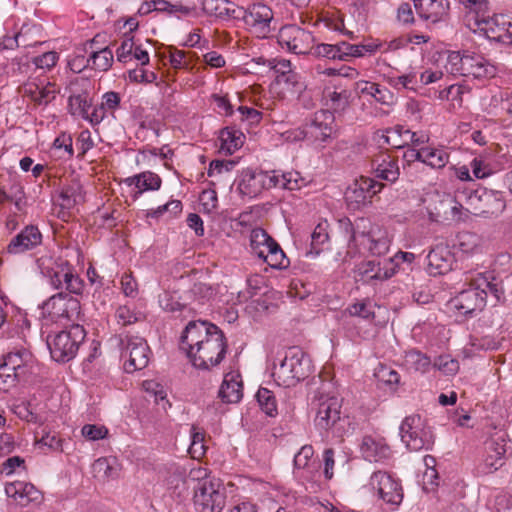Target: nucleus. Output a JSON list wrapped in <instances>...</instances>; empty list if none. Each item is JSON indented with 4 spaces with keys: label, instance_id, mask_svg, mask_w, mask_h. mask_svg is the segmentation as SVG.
<instances>
[{
    "label": "nucleus",
    "instance_id": "nucleus-46",
    "mask_svg": "<svg viewBox=\"0 0 512 512\" xmlns=\"http://www.w3.org/2000/svg\"><path fill=\"white\" fill-rule=\"evenodd\" d=\"M375 307L369 300H363L349 305L346 312L353 317H360L365 320H373L375 317Z\"/></svg>",
    "mask_w": 512,
    "mask_h": 512
},
{
    "label": "nucleus",
    "instance_id": "nucleus-20",
    "mask_svg": "<svg viewBox=\"0 0 512 512\" xmlns=\"http://www.w3.org/2000/svg\"><path fill=\"white\" fill-rule=\"evenodd\" d=\"M262 189L281 187L288 190H298L302 187L304 179L298 172L278 173L277 171H258Z\"/></svg>",
    "mask_w": 512,
    "mask_h": 512
},
{
    "label": "nucleus",
    "instance_id": "nucleus-54",
    "mask_svg": "<svg viewBox=\"0 0 512 512\" xmlns=\"http://www.w3.org/2000/svg\"><path fill=\"white\" fill-rule=\"evenodd\" d=\"M433 365L446 375H454L459 370L458 361L449 355L438 356Z\"/></svg>",
    "mask_w": 512,
    "mask_h": 512
},
{
    "label": "nucleus",
    "instance_id": "nucleus-40",
    "mask_svg": "<svg viewBox=\"0 0 512 512\" xmlns=\"http://www.w3.org/2000/svg\"><path fill=\"white\" fill-rule=\"evenodd\" d=\"M89 59L91 68L104 72L112 66L114 55L109 47H105L98 51H92Z\"/></svg>",
    "mask_w": 512,
    "mask_h": 512
},
{
    "label": "nucleus",
    "instance_id": "nucleus-2",
    "mask_svg": "<svg viewBox=\"0 0 512 512\" xmlns=\"http://www.w3.org/2000/svg\"><path fill=\"white\" fill-rule=\"evenodd\" d=\"M312 370L309 356L299 347H290L278 365H274L272 376L279 386L292 387L307 378Z\"/></svg>",
    "mask_w": 512,
    "mask_h": 512
},
{
    "label": "nucleus",
    "instance_id": "nucleus-30",
    "mask_svg": "<svg viewBox=\"0 0 512 512\" xmlns=\"http://www.w3.org/2000/svg\"><path fill=\"white\" fill-rule=\"evenodd\" d=\"M219 397L225 403H237L243 396L242 383L231 374H227L220 386Z\"/></svg>",
    "mask_w": 512,
    "mask_h": 512
},
{
    "label": "nucleus",
    "instance_id": "nucleus-31",
    "mask_svg": "<svg viewBox=\"0 0 512 512\" xmlns=\"http://www.w3.org/2000/svg\"><path fill=\"white\" fill-rule=\"evenodd\" d=\"M219 139L221 142L220 150L225 154L231 155L242 147L245 136L239 130L226 127L221 130Z\"/></svg>",
    "mask_w": 512,
    "mask_h": 512
},
{
    "label": "nucleus",
    "instance_id": "nucleus-37",
    "mask_svg": "<svg viewBox=\"0 0 512 512\" xmlns=\"http://www.w3.org/2000/svg\"><path fill=\"white\" fill-rule=\"evenodd\" d=\"M69 110L72 115L87 118L91 109V101L87 92L71 94L68 99Z\"/></svg>",
    "mask_w": 512,
    "mask_h": 512
},
{
    "label": "nucleus",
    "instance_id": "nucleus-9",
    "mask_svg": "<svg viewBox=\"0 0 512 512\" xmlns=\"http://www.w3.org/2000/svg\"><path fill=\"white\" fill-rule=\"evenodd\" d=\"M42 273L57 290L65 289L73 294L83 291V280L67 262H53L50 266L42 267Z\"/></svg>",
    "mask_w": 512,
    "mask_h": 512
},
{
    "label": "nucleus",
    "instance_id": "nucleus-56",
    "mask_svg": "<svg viewBox=\"0 0 512 512\" xmlns=\"http://www.w3.org/2000/svg\"><path fill=\"white\" fill-rule=\"evenodd\" d=\"M339 49L335 47V44H325L321 43L316 46L313 45V48L311 49L310 53L311 55L315 57H324L331 60H336L338 57H340V54H338Z\"/></svg>",
    "mask_w": 512,
    "mask_h": 512
},
{
    "label": "nucleus",
    "instance_id": "nucleus-25",
    "mask_svg": "<svg viewBox=\"0 0 512 512\" xmlns=\"http://www.w3.org/2000/svg\"><path fill=\"white\" fill-rule=\"evenodd\" d=\"M202 7L205 13L222 20L240 19L242 7L229 0H203Z\"/></svg>",
    "mask_w": 512,
    "mask_h": 512
},
{
    "label": "nucleus",
    "instance_id": "nucleus-41",
    "mask_svg": "<svg viewBox=\"0 0 512 512\" xmlns=\"http://www.w3.org/2000/svg\"><path fill=\"white\" fill-rule=\"evenodd\" d=\"M449 155L442 149L423 147L422 163L434 169H441L446 166Z\"/></svg>",
    "mask_w": 512,
    "mask_h": 512
},
{
    "label": "nucleus",
    "instance_id": "nucleus-17",
    "mask_svg": "<svg viewBox=\"0 0 512 512\" xmlns=\"http://www.w3.org/2000/svg\"><path fill=\"white\" fill-rule=\"evenodd\" d=\"M431 201L432 203L429 204L428 209L434 220H454L460 218V211L463 209V205L453 195L449 193H436L432 196Z\"/></svg>",
    "mask_w": 512,
    "mask_h": 512
},
{
    "label": "nucleus",
    "instance_id": "nucleus-13",
    "mask_svg": "<svg viewBox=\"0 0 512 512\" xmlns=\"http://www.w3.org/2000/svg\"><path fill=\"white\" fill-rule=\"evenodd\" d=\"M382 188L383 184L368 177H360L346 189L345 200L347 205L350 209H359L369 203Z\"/></svg>",
    "mask_w": 512,
    "mask_h": 512
},
{
    "label": "nucleus",
    "instance_id": "nucleus-22",
    "mask_svg": "<svg viewBox=\"0 0 512 512\" xmlns=\"http://www.w3.org/2000/svg\"><path fill=\"white\" fill-rule=\"evenodd\" d=\"M506 444L503 438H491L485 442L483 455V472L492 473L504 464Z\"/></svg>",
    "mask_w": 512,
    "mask_h": 512
},
{
    "label": "nucleus",
    "instance_id": "nucleus-43",
    "mask_svg": "<svg viewBox=\"0 0 512 512\" xmlns=\"http://www.w3.org/2000/svg\"><path fill=\"white\" fill-rule=\"evenodd\" d=\"M384 267H381L380 261H368L364 265V273H371V279L384 280L392 277L395 273V268L391 267L390 269L386 268V265H392L393 261H384Z\"/></svg>",
    "mask_w": 512,
    "mask_h": 512
},
{
    "label": "nucleus",
    "instance_id": "nucleus-53",
    "mask_svg": "<svg viewBox=\"0 0 512 512\" xmlns=\"http://www.w3.org/2000/svg\"><path fill=\"white\" fill-rule=\"evenodd\" d=\"M459 2L467 9L470 13L475 14V22L478 24L479 18H484L488 12V1L487 0H459Z\"/></svg>",
    "mask_w": 512,
    "mask_h": 512
},
{
    "label": "nucleus",
    "instance_id": "nucleus-1",
    "mask_svg": "<svg viewBox=\"0 0 512 512\" xmlns=\"http://www.w3.org/2000/svg\"><path fill=\"white\" fill-rule=\"evenodd\" d=\"M180 348L194 367L208 370L222 362L227 350L223 332L214 324L190 321L181 335Z\"/></svg>",
    "mask_w": 512,
    "mask_h": 512
},
{
    "label": "nucleus",
    "instance_id": "nucleus-6",
    "mask_svg": "<svg viewBox=\"0 0 512 512\" xmlns=\"http://www.w3.org/2000/svg\"><path fill=\"white\" fill-rule=\"evenodd\" d=\"M465 197V209L476 216H498L506 206L498 192L486 188L470 191Z\"/></svg>",
    "mask_w": 512,
    "mask_h": 512
},
{
    "label": "nucleus",
    "instance_id": "nucleus-64",
    "mask_svg": "<svg viewBox=\"0 0 512 512\" xmlns=\"http://www.w3.org/2000/svg\"><path fill=\"white\" fill-rule=\"evenodd\" d=\"M170 63L175 69H188L190 66L187 53L176 48L170 51Z\"/></svg>",
    "mask_w": 512,
    "mask_h": 512
},
{
    "label": "nucleus",
    "instance_id": "nucleus-52",
    "mask_svg": "<svg viewBox=\"0 0 512 512\" xmlns=\"http://www.w3.org/2000/svg\"><path fill=\"white\" fill-rule=\"evenodd\" d=\"M474 285H477L479 290H483L486 293L492 294L497 300L500 299L503 294L502 288L498 283L489 281L488 277L479 273L476 277H473Z\"/></svg>",
    "mask_w": 512,
    "mask_h": 512
},
{
    "label": "nucleus",
    "instance_id": "nucleus-47",
    "mask_svg": "<svg viewBox=\"0 0 512 512\" xmlns=\"http://www.w3.org/2000/svg\"><path fill=\"white\" fill-rule=\"evenodd\" d=\"M205 433L198 430L196 426L191 427V444L188 452L193 459H200L205 455L206 446L204 444Z\"/></svg>",
    "mask_w": 512,
    "mask_h": 512
},
{
    "label": "nucleus",
    "instance_id": "nucleus-14",
    "mask_svg": "<svg viewBox=\"0 0 512 512\" xmlns=\"http://www.w3.org/2000/svg\"><path fill=\"white\" fill-rule=\"evenodd\" d=\"M123 357L127 358L125 361V370L132 373L136 370L145 368L149 363L150 348L146 340L139 336H126Z\"/></svg>",
    "mask_w": 512,
    "mask_h": 512
},
{
    "label": "nucleus",
    "instance_id": "nucleus-34",
    "mask_svg": "<svg viewBox=\"0 0 512 512\" xmlns=\"http://www.w3.org/2000/svg\"><path fill=\"white\" fill-rule=\"evenodd\" d=\"M272 243L276 241L264 229L257 227L251 231L250 247L257 257H264V253L272 247Z\"/></svg>",
    "mask_w": 512,
    "mask_h": 512
},
{
    "label": "nucleus",
    "instance_id": "nucleus-19",
    "mask_svg": "<svg viewBox=\"0 0 512 512\" xmlns=\"http://www.w3.org/2000/svg\"><path fill=\"white\" fill-rule=\"evenodd\" d=\"M454 254L445 243L436 244L427 255V272L432 276L446 274L452 270Z\"/></svg>",
    "mask_w": 512,
    "mask_h": 512
},
{
    "label": "nucleus",
    "instance_id": "nucleus-26",
    "mask_svg": "<svg viewBox=\"0 0 512 512\" xmlns=\"http://www.w3.org/2000/svg\"><path fill=\"white\" fill-rule=\"evenodd\" d=\"M3 359L15 367L20 377L24 380L32 373L34 364V357L32 353L26 348H19L7 353Z\"/></svg>",
    "mask_w": 512,
    "mask_h": 512
},
{
    "label": "nucleus",
    "instance_id": "nucleus-35",
    "mask_svg": "<svg viewBox=\"0 0 512 512\" xmlns=\"http://www.w3.org/2000/svg\"><path fill=\"white\" fill-rule=\"evenodd\" d=\"M403 365L409 371L426 373L430 369L431 360L418 350H410L404 355Z\"/></svg>",
    "mask_w": 512,
    "mask_h": 512
},
{
    "label": "nucleus",
    "instance_id": "nucleus-62",
    "mask_svg": "<svg viewBox=\"0 0 512 512\" xmlns=\"http://www.w3.org/2000/svg\"><path fill=\"white\" fill-rule=\"evenodd\" d=\"M81 432L86 439L96 441L105 438L108 430L104 426L87 424L82 427Z\"/></svg>",
    "mask_w": 512,
    "mask_h": 512
},
{
    "label": "nucleus",
    "instance_id": "nucleus-61",
    "mask_svg": "<svg viewBox=\"0 0 512 512\" xmlns=\"http://www.w3.org/2000/svg\"><path fill=\"white\" fill-rule=\"evenodd\" d=\"M116 316L119 320V322H122L123 325H129L133 324L135 322H138L142 314L134 312L131 308L128 306H120L116 311Z\"/></svg>",
    "mask_w": 512,
    "mask_h": 512
},
{
    "label": "nucleus",
    "instance_id": "nucleus-32",
    "mask_svg": "<svg viewBox=\"0 0 512 512\" xmlns=\"http://www.w3.org/2000/svg\"><path fill=\"white\" fill-rule=\"evenodd\" d=\"M129 185L134 184L138 189L135 196L142 194L144 191L158 190L161 186V178L156 173L145 171L138 175L128 178Z\"/></svg>",
    "mask_w": 512,
    "mask_h": 512
},
{
    "label": "nucleus",
    "instance_id": "nucleus-58",
    "mask_svg": "<svg viewBox=\"0 0 512 512\" xmlns=\"http://www.w3.org/2000/svg\"><path fill=\"white\" fill-rule=\"evenodd\" d=\"M187 480L193 482L194 486H200L203 482L218 481L219 479L209 476L206 468L197 466L190 469Z\"/></svg>",
    "mask_w": 512,
    "mask_h": 512
},
{
    "label": "nucleus",
    "instance_id": "nucleus-16",
    "mask_svg": "<svg viewBox=\"0 0 512 512\" xmlns=\"http://www.w3.org/2000/svg\"><path fill=\"white\" fill-rule=\"evenodd\" d=\"M370 485L384 502L391 505H399L402 502V487L390 474L382 471L374 472L370 478Z\"/></svg>",
    "mask_w": 512,
    "mask_h": 512
},
{
    "label": "nucleus",
    "instance_id": "nucleus-21",
    "mask_svg": "<svg viewBox=\"0 0 512 512\" xmlns=\"http://www.w3.org/2000/svg\"><path fill=\"white\" fill-rule=\"evenodd\" d=\"M42 243V234L35 225H27L16 236H14L7 246V252L10 254H20L32 250Z\"/></svg>",
    "mask_w": 512,
    "mask_h": 512
},
{
    "label": "nucleus",
    "instance_id": "nucleus-27",
    "mask_svg": "<svg viewBox=\"0 0 512 512\" xmlns=\"http://www.w3.org/2000/svg\"><path fill=\"white\" fill-rule=\"evenodd\" d=\"M361 453L369 462H381L390 457L391 450L382 440L365 436L361 444Z\"/></svg>",
    "mask_w": 512,
    "mask_h": 512
},
{
    "label": "nucleus",
    "instance_id": "nucleus-24",
    "mask_svg": "<svg viewBox=\"0 0 512 512\" xmlns=\"http://www.w3.org/2000/svg\"><path fill=\"white\" fill-rule=\"evenodd\" d=\"M418 15L432 23L442 20L449 10L448 0H414Z\"/></svg>",
    "mask_w": 512,
    "mask_h": 512
},
{
    "label": "nucleus",
    "instance_id": "nucleus-39",
    "mask_svg": "<svg viewBox=\"0 0 512 512\" xmlns=\"http://www.w3.org/2000/svg\"><path fill=\"white\" fill-rule=\"evenodd\" d=\"M92 468L95 476L102 479H114L118 476V467L115 458H99L93 463Z\"/></svg>",
    "mask_w": 512,
    "mask_h": 512
},
{
    "label": "nucleus",
    "instance_id": "nucleus-23",
    "mask_svg": "<svg viewBox=\"0 0 512 512\" xmlns=\"http://www.w3.org/2000/svg\"><path fill=\"white\" fill-rule=\"evenodd\" d=\"M371 166L375 177L382 180L395 182L400 175L397 158L388 152L375 155Z\"/></svg>",
    "mask_w": 512,
    "mask_h": 512
},
{
    "label": "nucleus",
    "instance_id": "nucleus-4",
    "mask_svg": "<svg viewBox=\"0 0 512 512\" xmlns=\"http://www.w3.org/2000/svg\"><path fill=\"white\" fill-rule=\"evenodd\" d=\"M342 399L336 396H321L318 400L315 425L334 436L342 437L348 418L341 414Z\"/></svg>",
    "mask_w": 512,
    "mask_h": 512
},
{
    "label": "nucleus",
    "instance_id": "nucleus-42",
    "mask_svg": "<svg viewBox=\"0 0 512 512\" xmlns=\"http://www.w3.org/2000/svg\"><path fill=\"white\" fill-rule=\"evenodd\" d=\"M463 253L471 254L480 249L481 238L469 231L458 233L457 242L455 244Z\"/></svg>",
    "mask_w": 512,
    "mask_h": 512
},
{
    "label": "nucleus",
    "instance_id": "nucleus-3",
    "mask_svg": "<svg viewBox=\"0 0 512 512\" xmlns=\"http://www.w3.org/2000/svg\"><path fill=\"white\" fill-rule=\"evenodd\" d=\"M86 332L83 326L72 324L68 329L47 336V345L51 357L57 362H68L73 359L84 341Z\"/></svg>",
    "mask_w": 512,
    "mask_h": 512
},
{
    "label": "nucleus",
    "instance_id": "nucleus-55",
    "mask_svg": "<svg viewBox=\"0 0 512 512\" xmlns=\"http://www.w3.org/2000/svg\"><path fill=\"white\" fill-rule=\"evenodd\" d=\"M402 126L397 125L386 130L382 136L384 143L391 148L401 149L405 147V142L402 141Z\"/></svg>",
    "mask_w": 512,
    "mask_h": 512
},
{
    "label": "nucleus",
    "instance_id": "nucleus-38",
    "mask_svg": "<svg viewBox=\"0 0 512 512\" xmlns=\"http://www.w3.org/2000/svg\"><path fill=\"white\" fill-rule=\"evenodd\" d=\"M264 260L271 268L274 269H285L289 266V259L286 257L285 253L281 249L280 245L276 243H272V247H270L267 252L264 253V257H259Z\"/></svg>",
    "mask_w": 512,
    "mask_h": 512
},
{
    "label": "nucleus",
    "instance_id": "nucleus-15",
    "mask_svg": "<svg viewBox=\"0 0 512 512\" xmlns=\"http://www.w3.org/2000/svg\"><path fill=\"white\" fill-rule=\"evenodd\" d=\"M477 26L489 39L512 44V17L504 14H487L484 18L478 19Z\"/></svg>",
    "mask_w": 512,
    "mask_h": 512
},
{
    "label": "nucleus",
    "instance_id": "nucleus-48",
    "mask_svg": "<svg viewBox=\"0 0 512 512\" xmlns=\"http://www.w3.org/2000/svg\"><path fill=\"white\" fill-rule=\"evenodd\" d=\"M256 398L259 406L268 416L272 417L277 414L276 399L272 391L261 387L257 391Z\"/></svg>",
    "mask_w": 512,
    "mask_h": 512
},
{
    "label": "nucleus",
    "instance_id": "nucleus-29",
    "mask_svg": "<svg viewBox=\"0 0 512 512\" xmlns=\"http://www.w3.org/2000/svg\"><path fill=\"white\" fill-rule=\"evenodd\" d=\"M58 90L55 84L48 82L44 86L28 84L24 88V93L28 95L38 105H47L56 96Z\"/></svg>",
    "mask_w": 512,
    "mask_h": 512
},
{
    "label": "nucleus",
    "instance_id": "nucleus-33",
    "mask_svg": "<svg viewBox=\"0 0 512 512\" xmlns=\"http://www.w3.org/2000/svg\"><path fill=\"white\" fill-rule=\"evenodd\" d=\"M326 106L336 113L344 112L350 105L351 92L347 89L340 91L326 89L324 91Z\"/></svg>",
    "mask_w": 512,
    "mask_h": 512
},
{
    "label": "nucleus",
    "instance_id": "nucleus-59",
    "mask_svg": "<svg viewBox=\"0 0 512 512\" xmlns=\"http://www.w3.org/2000/svg\"><path fill=\"white\" fill-rule=\"evenodd\" d=\"M464 59V54L460 52L453 51L448 54L447 61L445 64V69L448 73L452 75H459L462 71V62Z\"/></svg>",
    "mask_w": 512,
    "mask_h": 512
},
{
    "label": "nucleus",
    "instance_id": "nucleus-63",
    "mask_svg": "<svg viewBox=\"0 0 512 512\" xmlns=\"http://www.w3.org/2000/svg\"><path fill=\"white\" fill-rule=\"evenodd\" d=\"M313 454V447L311 445H304L294 457V466L298 469L306 468Z\"/></svg>",
    "mask_w": 512,
    "mask_h": 512
},
{
    "label": "nucleus",
    "instance_id": "nucleus-44",
    "mask_svg": "<svg viewBox=\"0 0 512 512\" xmlns=\"http://www.w3.org/2000/svg\"><path fill=\"white\" fill-rule=\"evenodd\" d=\"M23 381L15 367L9 365L4 359L0 364V389L7 391L18 382Z\"/></svg>",
    "mask_w": 512,
    "mask_h": 512
},
{
    "label": "nucleus",
    "instance_id": "nucleus-8",
    "mask_svg": "<svg viewBox=\"0 0 512 512\" xmlns=\"http://www.w3.org/2000/svg\"><path fill=\"white\" fill-rule=\"evenodd\" d=\"M42 310L46 322L75 321L79 317L81 305L77 298L61 291L45 301Z\"/></svg>",
    "mask_w": 512,
    "mask_h": 512
},
{
    "label": "nucleus",
    "instance_id": "nucleus-36",
    "mask_svg": "<svg viewBox=\"0 0 512 512\" xmlns=\"http://www.w3.org/2000/svg\"><path fill=\"white\" fill-rule=\"evenodd\" d=\"M239 191L246 196L256 197L262 192L258 171H245L238 184Z\"/></svg>",
    "mask_w": 512,
    "mask_h": 512
},
{
    "label": "nucleus",
    "instance_id": "nucleus-50",
    "mask_svg": "<svg viewBox=\"0 0 512 512\" xmlns=\"http://www.w3.org/2000/svg\"><path fill=\"white\" fill-rule=\"evenodd\" d=\"M60 199L63 208H72L81 199V186L78 183L64 186L60 192Z\"/></svg>",
    "mask_w": 512,
    "mask_h": 512
},
{
    "label": "nucleus",
    "instance_id": "nucleus-28",
    "mask_svg": "<svg viewBox=\"0 0 512 512\" xmlns=\"http://www.w3.org/2000/svg\"><path fill=\"white\" fill-rule=\"evenodd\" d=\"M356 88L360 94L372 96L377 102L384 105H393L395 103L394 94L387 88L381 87L379 84L360 81L356 84Z\"/></svg>",
    "mask_w": 512,
    "mask_h": 512
},
{
    "label": "nucleus",
    "instance_id": "nucleus-18",
    "mask_svg": "<svg viewBox=\"0 0 512 512\" xmlns=\"http://www.w3.org/2000/svg\"><path fill=\"white\" fill-rule=\"evenodd\" d=\"M334 122V115L329 110H320L314 114L310 124L306 125L305 130L299 132L296 136L297 139H302L307 136L313 138L316 141L324 142L332 134Z\"/></svg>",
    "mask_w": 512,
    "mask_h": 512
},
{
    "label": "nucleus",
    "instance_id": "nucleus-45",
    "mask_svg": "<svg viewBox=\"0 0 512 512\" xmlns=\"http://www.w3.org/2000/svg\"><path fill=\"white\" fill-rule=\"evenodd\" d=\"M6 493L8 496L14 497L15 499H17V496L21 500L26 498L27 501L36 500L39 494V492L35 490L31 484H24L22 482H17L7 486Z\"/></svg>",
    "mask_w": 512,
    "mask_h": 512
},
{
    "label": "nucleus",
    "instance_id": "nucleus-51",
    "mask_svg": "<svg viewBox=\"0 0 512 512\" xmlns=\"http://www.w3.org/2000/svg\"><path fill=\"white\" fill-rule=\"evenodd\" d=\"M328 241L327 223H319L311 234L310 253L318 255L322 250V245Z\"/></svg>",
    "mask_w": 512,
    "mask_h": 512
},
{
    "label": "nucleus",
    "instance_id": "nucleus-60",
    "mask_svg": "<svg viewBox=\"0 0 512 512\" xmlns=\"http://www.w3.org/2000/svg\"><path fill=\"white\" fill-rule=\"evenodd\" d=\"M59 60V55L55 51L46 52L33 59V63L37 68L50 70L56 65Z\"/></svg>",
    "mask_w": 512,
    "mask_h": 512
},
{
    "label": "nucleus",
    "instance_id": "nucleus-7",
    "mask_svg": "<svg viewBox=\"0 0 512 512\" xmlns=\"http://www.w3.org/2000/svg\"><path fill=\"white\" fill-rule=\"evenodd\" d=\"M193 503L197 512H221L226 504V490L220 480L193 486Z\"/></svg>",
    "mask_w": 512,
    "mask_h": 512
},
{
    "label": "nucleus",
    "instance_id": "nucleus-49",
    "mask_svg": "<svg viewBox=\"0 0 512 512\" xmlns=\"http://www.w3.org/2000/svg\"><path fill=\"white\" fill-rule=\"evenodd\" d=\"M495 74V66L490 64L483 56L478 55L473 65V70L470 74V77L480 80L494 77Z\"/></svg>",
    "mask_w": 512,
    "mask_h": 512
},
{
    "label": "nucleus",
    "instance_id": "nucleus-12",
    "mask_svg": "<svg viewBox=\"0 0 512 512\" xmlns=\"http://www.w3.org/2000/svg\"><path fill=\"white\" fill-rule=\"evenodd\" d=\"M465 282H469V287L453 297L450 304L460 315L472 316L484 309L486 293L474 285L473 277H466Z\"/></svg>",
    "mask_w": 512,
    "mask_h": 512
},
{
    "label": "nucleus",
    "instance_id": "nucleus-11",
    "mask_svg": "<svg viewBox=\"0 0 512 512\" xmlns=\"http://www.w3.org/2000/svg\"><path fill=\"white\" fill-rule=\"evenodd\" d=\"M273 18L272 9L263 3H254L246 9L242 7L240 13V19H243L248 29L258 38L268 37Z\"/></svg>",
    "mask_w": 512,
    "mask_h": 512
},
{
    "label": "nucleus",
    "instance_id": "nucleus-5",
    "mask_svg": "<svg viewBox=\"0 0 512 512\" xmlns=\"http://www.w3.org/2000/svg\"><path fill=\"white\" fill-rule=\"evenodd\" d=\"M400 436L410 451L429 450L434 444L431 427L417 414L404 418L400 425Z\"/></svg>",
    "mask_w": 512,
    "mask_h": 512
},
{
    "label": "nucleus",
    "instance_id": "nucleus-10",
    "mask_svg": "<svg viewBox=\"0 0 512 512\" xmlns=\"http://www.w3.org/2000/svg\"><path fill=\"white\" fill-rule=\"evenodd\" d=\"M277 40L283 49L295 54H309L315 38L312 32L295 25H285L278 33Z\"/></svg>",
    "mask_w": 512,
    "mask_h": 512
},
{
    "label": "nucleus",
    "instance_id": "nucleus-57",
    "mask_svg": "<svg viewBox=\"0 0 512 512\" xmlns=\"http://www.w3.org/2000/svg\"><path fill=\"white\" fill-rule=\"evenodd\" d=\"M133 49H134L133 37L123 38L120 46L116 49L117 60L121 63H127V62L131 61Z\"/></svg>",
    "mask_w": 512,
    "mask_h": 512
}]
</instances>
